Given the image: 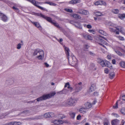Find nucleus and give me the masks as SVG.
Returning <instances> with one entry per match:
<instances>
[{
  "instance_id": "nucleus-56",
  "label": "nucleus",
  "mask_w": 125,
  "mask_h": 125,
  "mask_svg": "<svg viewBox=\"0 0 125 125\" xmlns=\"http://www.w3.org/2000/svg\"><path fill=\"white\" fill-rule=\"evenodd\" d=\"M89 46L88 45H84V48L85 49H88Z\"/></svg>"
},
{
  "instance_id": "nucleus-28",
  "label": "nucleus",
  "mask_w": 125,
  "mask_h": 125,
  "mask_svg": "<svg viewBox=\"0 0 125 125\" xmlns=\"http://www.w3.org/2000/svg\"><path fill=\"white\" fill-rule=\"evenodd\" d=\"M120 65L122 67L125 68V62H122L120 63Z\"/></svg>"
},
{
  "instance_id": "nucleus-58",
  "label": "nucleus",
  "mask_w": 125,
  "mask_h": 125,
  "mask_svg": "<svg viewBox=\"0 0 125 125\" xmlns=\"http://www.w3.org/2000/svg\"><path fill=\"white\" fill-rule=\"evenodd\" d=\"M75 26L76 27L80 29H82V27L81 26H80L79 25H78V26H77L76 25H75Z\"/></svg>"
},
{
  "instance_id": "nucleus-51",
  "label": "nucleus",
  "mask_w": 125,
  "mask_h": 125,
  "mask_svg": "<svg viewBox=\"0 0 125 125\" xmlns=\"http://www.w3.org/2000/svg\"><path fill=\"white\" fill-rule=\"evenodd\" d=\"M119 38L121 40L123 41L124 40V38L120 36L119 37Z\"/></svg>"
},
{
  "instance_id": "nucleus-18",
  "label": "nucleus",
  "mask_w": 125,
  "mask_h": 125,
  "mask_svg": "<svg viewBox=\"0 0 125 125\" xmlns=\"http://www.w3.org/2000/svg\"><path fill=\"white\" fill-rule=\"evenodd\" d=\"M80 2V0H72L70 1L69 3L70 4H74L79 3Z\"/></svg>"
},
{
  "instance_id": "nucleus-62",
  "label": "nucleus",
  "mask_w": 125,
  "mask_h": 125,
  "mask_svg": "<svg viewBox=\"0 0 125 125\" xmlns=\"http://www.w3.org/2000/svg\"><path fill=\"white\" fill-rule=\"evenodd\" d=\"M68 85H70V84H69V82H67V83H66V84L64 86V87H66Z\"/></svg>"
},
{
  "instance_id": "nucleus-13",
  "label": "nucleus",
  "mask_w": 125,
  "mask_h": 125,
  "mask_svg": "<svg viewBox=\"0 0 125 125\" xmlns=\"http://www.w3.org/2000/svg\"><path fill=\"white\" fill-rule=\"evenodd\" d=\"M119 120L115 119L112 121L111 124L112 125H119Z\"/></svg>"
},
{
  "instance_id": "nucleus-2",
  "label": "nucleus",
  "mask_w": 125,
  "mask_h": 125,
  "mask_svg": "<svg viewBox=\"0 0 125 125\" xmlns=\"http://www.w3.org/2000/svg\"><path fill=\"white\" fill-rule=\"evenodd\" d=\"M76 102L77 100L71 97L68 99L67 101L64 102L63 105L65 106H68V105L73 106L75 105Z\"/></svg>"
},
{
  "instance_id": "nucleus-52",
  "label": "nucleus",
  "mask_w": 125,
  "mask_h": 125,
  "mask_svg": "<svg viewBox=\"0 0 125 125\" xmlns=\"http://www.w3.org/2000/svg\"><path fill=\"white\" fill-rule=\"evenodd\" d=\"M57 94H63V90H62V91H60L59 92H58L57 93Z\"/></svg>"
},
{
  "instance_id": "nucleus-1",
  "label": "nucleus",
  "mask_w": 125,
  "mask_h": 125,
  "mask_svg": "<svg viewBox=\"0 0 125 125\" xmlns=\"http://www.w3.org/2000/svg\"><path fill=\"white\" fill-rule=\"evenodd\" d=\"M56 94L55 92H53L51 93L47 94H44L34 100L26 102L28 103L31 104L34 102L36 100L37 102H39L40 101L45 100L47 99H49L54 96Z\"/></svg>"
},
{
  "instance_id": "nucleus-17",
  "label": "nucleus",
  "mask_w": 125,
  "mask_h": 125,
  "mask_svg": "<svg viewBox=\"0 0 125 125\" xmlns=\"http://www.w3.org/2000/svg\"><path fill=\"white\" fill-rule=\"evenodd\" d=\"M86 110L85 107H82L80 109L79 111L81 113L84 114L86 112Z\"/></svg>"
},
{
  "instance_id": "nucleus-35",
  "label": "nucleus",
  "mask_w": 125,
  "mask_h": 125,
  "mask_svg": "<svg viewBox=\"0 0 125 125\" xmlns=\"http://www.w3.org/2000/svg\"><path fill=\"white\" fill-rule=\"evenodd\" d=\"M43 115H39L36 117L35 119H40L43 118Z\"/></svg>"
},
{
  "instance_id": "nucleus-50",
  "label": "nucleus",
  "mask_w": 125,
  "mask_h": 125,
  "mask_svg": "<svg viewBox=\"0 0 125 125\" xmlns=\"http://www.w3.org/2000/svg\"><path fill=\"white\" fill-rule=\"evenodd\" d=\"M58 120H55L53 122V123L55 124L58 125Z\"/></svg>"
},
{
  "instance_id": "nucleus-19",
  "label": "nucleus",
  "mask_w": 125,
  "mask_h": 125,
  "mask_svg": "<svg viewBox=\"0 0 125 125\" xmlns=\"http://www.w3.org/2000/svg\"><path fill=\"white\" fill-rule=\"evenodd\" d=\"M31 22L36 27H37L38 28L40 27L41 29V30L42 29L41 28V27L39 24V23L37 22H33L31 21Z\"/></svg>"
},
{
  "instance_id": "nucleus-5",
  "label": "nucleus",
  "mask_w": 125,
  "mask_h": 125,
  "mask_svg": "<svg viewBox=\"0 0 125 125\" xmlns=\"http://www.w3.org/2000/svg\"><path fill=\"white\" fill-rule=\"evenodd\" d=\"M100 64L103 67L104 66H106L111 69L112 67V66L111 64L109 62L107 61L102 60L100 63Z\"/></svg>"
},
{
  "instance_id": "nucleus-44",
  "label": "nucleus",
  "mask_w": 125,
  "mask_h": 125,
  "mask_svg": "<svg viewBox=\"0 0 125 125\" xmlns=\"http://www.w3.org/2000/svg\"><path fill=\"white\" fill-rule=\"evenodd\" d=\"M109 29L110 31L111 32H115V31H116V30H115L112 28H109Z\"/></svg>"
},
{
  "instance_id": "nucleus-57",
  "label": "nucleus",
  "mask_w": 125,
  "mask_h": 125,
  "mask_svg": "<svg viewBox=\"0 0 125 125\" xmlns=\"http://www.w3.org/2000/svg\"><path fill=\"white\" fill-rule=\"evenodd\" d=\"M63 33L67 37L68 36L67 35V34L65 31H63Z\"/></svg>"
},
{
  "instance_id": "nucleus-11",
  "label": "nucleus",
  "mask_w": 125,
  "mask_h": 125,
  "mask_svg": "<svg viewBox=\"0 0 125 125\" xmlns=\"http://www.w3.org/2000/svg\"><path fill=\"white\" fill-rule=\"evenodd\" d=\"M64 48L65 49V53L66 54L67 56V59L68 60V62H69V52H70V50L68 48L65 47L64 46Z\"/></svg>"
},
{
  "instance_id": "nucleus-34",
  "label": "nucleus",
  "mask_w": 125,
  "mask_h": 125,
  "mask_svg": "<svg viewBox=\"0 0 125 125\" xmlns=\"http://www.w3.org/2000/svg\"><path fill=\"white\" fill-rule=\"evenodd\" d=\"M121 112L122 114L125 115V108H123L122 109Z\"/></svg>"
},
{
  "instance_id": "nucleus-4",
  "label": "nucleus",
  "mask_w": 125,
  "mask_h": 125,
  "mask_svg": "<svg viewBox=\"0 0 125 125\" xmlns=\"http://www.w3.org/2000/svg\"><path fill=\"white\" fill-rule=\"evenodd\" d=\"M82 83L80 82L78 84H75L73 87V88L75 90V93H78L82 89Z\"/></svg>"
},
{
  "instance_id": "nucleus-9",
  "label": "nucleus",
  "mask_w": 125,
  "mask_h": 125,
  "mask_svg": "<svg viewBox=\"0 0 125 125\" xmlns=\"http://www.w3.org/2000/svg\"><path fill=\"white\" fill-rule=\"evenodd\" d=\"M44 54L43 51V50H41L39 55L37 57V58H38L39 60H42L43 58Z\"/></svg>"
},
{
  "instance_id": "nucleus-16",
  "label": "nucleus",
  "mask_w": 125,
  "mask_h": 125,
  "mask_svg": "<svg viewBox=\"0 0 125 125\" xmlns=\"http://www.w3.org/2000/svg\"><path fill=\"white\" fill-rule=\"evenodd\" d=\"M41 51V50H40L39 49H36L34 50L33 54V55L35 56L37 55H39L40 54V53Z\"/></svg>"
},
{
  "instance_id": "nucleus-43",
  "label": "nucleus",
  "mask_w": 125,
  "mask_h": 125,
  "mask_svg": "<svg viewBox=\"0 0 125 125\" xmlns=\"http://www.w3.org/2000/svg\"><path fill=\"white\" fill-rule=\"evenodd\" d=\"M101 1V5H103L104 6H106V3L103 1Z\"/></svg>"
},
{
  "instance_id": "nucleus-60",
  "label": "nucleus",
  "mask_w": 125,
  "mask_h": 125,
  "mask_svg": "<svg viewBox=\"0 0 125 125\" xmlns=\"http://www.w3.org/2000/svg\"><path fill=\"white\" fill-rule=\"evenodd\" d=\"M96 102H97L96 101V100H94L92 103L91 104H92V105L95 104Z\"/></svg>"
},
{
  "instance_id": "nucleus-31",
  "label": "nucleus",
  "mask_w": 125,
  "mask_h": 125,
  "mask_svg": "<svg viewBox=\"0 0 125 125\" xmlns=\"http://www.w3.org/2000/svg\"><path fill=\"white\" fill-rule=\"evenodd\" d=\"M120 100H118L117 101L116 104H115V106H113V108L115 109H117L118 107V102L120 101Z\"/></svg>"
},
{
  "instance_id": "nucleus-41",
  "label": "nucleus",
  "mask_w": 125,
  "mask_h": 125,
  "mask_svg": "<svg viewBox=\"0 0 125 125\" xmlns=\"http://www.w3.org/2000/svg\"><path fill=\"white\" fill-rule=\"evenodd\" d=\"M63 92V94H66L68 91V90L65 89H64L62 90Z\"/></svg>"
},
{
  "instance_id": "nucleus-23",
  "label": "nucleus",
  "mask_w": 125,
  "mask_h": 125,
  "mask_svg": "<svg viewBox=\"0 0 125 125\" xmlns=\"http://www.w3.org/2000/svg\"><path fill=\"white\" fill-rule=\"evenodd\" d=\"M109 77L111 79H112L115 76V74L114 72H111L109 74Z\"/></svg>"
},
{
  "instance_id": "nucleus-32",
  "label": "nucleus",
  "mask_w": 125,
  "mask_h": 125,
  "mask_svg": "<svg viewBox=\"0 0 125 125\" xmlns=\"http://www.w3.org/2000/svg\"><path fill=\"white\" fill-rule=\"evenodd\" d=\"M119 17L121 19H123L125 18V14H123L120 15L119 16Z\"/></svg>"
},
{
  "instance_id": "nucleus-29",
  "label": "nucleus",
  "mask_w": 125,
  "mask_h": 125,
  "mask_svg": "<svg viewBox=\"0 0 125 125\" xmlns=\"http://www.w3.org/2000/svg\"><path fill=\"white\" fill-rule=\"evenodd\" d=\"M58 117L59 119H63L65 117V116L62 114H59V115Z\"/></svg>"
},
{
  "instance_id": "nucleus-46",
  "label": "nucleus",
  "mask_w": 125,
  "mask_h": 125,
  "mask_svg": "<svg viewBox=\"0 0 125 125\" xmlns=\"http://www.w3.org/2000/svg\"><path fill=\"white\" fill-rule=\"evenodd\" d=\"M86 27L88 29H90L92 28V26L90 24H88L87 25Z\"/></svg>"
},
{
  "instance_id": "nucleus-3",
  "label": "nucleus",
  "mask_w": 125,
  "mask_h": 125,
  "mask_svg": "<svg viewBox=\"0 0 125 125\" xmlns=\"http://www.w3.org/2000/svg\"><path fill=\"white\" fill-rule=\"evenodd\" d=\"M28 1L30 2L34 5L39 8V9L47 11L48 10L46 9L41 7L40 6L38 5L40 4H42V3L34 0H27Z\"/></svg>"
},
{
  "instance_id": "nucleus-64",
  "label": "nucleus",
  "mask_w": 125,
  "mask_h": 125,
  "mask_svg": "<svg viewBox=\"0 0 125 125\" xmlns=\"http://www.w3.org/2000/svg\"><path fill=\"white\" fill-rule=\"evenodd\" d=\"M122 99L125 101V95H124L122 96Z\"/></svg>"
},
{
  "instance_id": "nucleus-33",
  "label": "nucleus",
  "mask_w": 125,
  "mask_h": 125,
  "mask_svg": "<svg viewBox=\"0 0 125 125\" xmlns=\"http://www.w3.org/2000/svg\"><path fill=\"white\" fill-rule=\"evenodd\" d=\"M99 32L100 33L103 35H105L106 34L105 32L102 30H99Z\"/></svg>"
},
{
  "instance_id": "nucleus-45",
  "label": "nucleus",
  "mask_w": 125,
  "mask_h": 125,
  "mask_svg": "<svg viewBox=\"0 0 125 125\" xmlns=\"http://www.w3.org/2000/svg\"><path fill=\"white\" fill-rule=\"evenodd\" d=\"M21 44L19 43L17 45V48L18 49H20L21 48Z\"/></svg>"
},
{
  "instance_id": "nucleus-27",
  "label": "nucleus",
  "mask_w": 125,
  "mask_h": 125,
  "mask_svg": "<svg viewBox=\"0 0 125 125\" xmlns=\"http://www.w3.org/2000/svg\"><path fill=\"white\" fill-rule=\"evenodd\" d=\"M115 51V52L119 56H124V54H122L120 52L116 50Z\"/></svg>"
},
{
  "instance_id": "nucleus-24",
  "label": "nucleus",
  "mask_w": 125,
  "mask_h": 125,
  "mask_svg": "<svg viewBox=\"0 0 125 125\" xmlns=\"http://www.w3.org/2000/svg\"><path fill=\"white\" fill-rule=\"evenodd\" d=\"M96 16H102L103 14L99 12H96L94 13Z\"/></svg>"
},
{
  "instance_id": "nucleus-36",
  "label": "nucleus",
  "mask_w": 125,
  "mask_h": 125,
  "mask_svg": "<svg viewBox=\"0 0 125 125\" xmlns=\"http://www.w3.org/2000/svg\"><path fill=\"white\" fill-rule=\"evenodd\" d=\"M21 123L19 122H14V125H21Z\"/></svg>"
},
{
  "instance_id": "nucleus-49",
  "label": "nucleus",
  "mask_w": 125,
  "mask_h": 125,
  "mask_svg": "<svg viewBox=\"0 0 125 125\" xmlns=\"http://www.w3.org/2000/svg\"><path fill=\"white\" fill-rule=\"evenodd\" d=\"M86 39H88L89 40H91L92 39V37L90 35H88Z\"/></svg>"
},
{
  "instance_id": "nucleus-53",
  "label": "nucleus",
  "mask_w": 125,
  "mask_h": 125,
  "mask_svg": "<svg viewBox=\"0 0 125 125\" xmlns=\"http://www.w3.org/2000/svg\"><path fill=\"white\" fill-rule=\"evenodd\" d=\"M8 125H14V122H11L8 123Z\"/></svg>"
},
{
  "instance_id": "nucleus-8",
  "label": "nucleus",
  "mask_w": 125,
  "mask_h": 125,
  "mask_svg": "<svg viewBox=\"0 0 125 125\" xmlns=\"http://www.w3.org/2000/svg\"><path fill=\"white\" fill-rule=\"evenodd\" d=\"M43 117L47 118H52L54 116V113H48L45 114L43 115Z\"/></svg>"
},
{
  "instance_id": "nucleus-59",
  "label": "nucleus",
  "mask_w": 125,
  "mask_h": 125,
  "mask_svg": "<svg viewBox=\"0 0 125 125\" xmlns=\"http://www.w3.org/2000/svg\"><path fill=\"white\" fill-rule=\"evenodd\" d=\"M87 35H85V34H83V36L86 39H87Z\"/></svg>"
},
{
  "instance_id": "nucleus-15",
  "label": "nucleus",
  "mask_w": 125,
  "mask_h": 125,
  "mask_svg": "<svg viewBox=\"0 0 125 125\" xmlns=\"http://www.w3.org/2000/svg\"><path fill=\"white\" fill-rule=\"evenodd\" d=\"M96 89L95 84H92L90 88V92H93Z\"/></svg>"
},
{
  "instance_id": "nucleus-38",
  "label": "nucleus",
  "mask_w": 125,
  "mask_h": 125,
  "mask_svg": "<svg viewBox=\"0 0 125 125\" xmlns=\"http://www.w3.org/2000/svg\"><path fill=\"white\" fill-rule=\"evenodd\" d=\"M99 41L100 42H101L103 43L104 44H106L107 43L106 42H105L102 39H101L100 38H99Z\"/></svg>"
},
{
  "instance_id": "nucleus-54",
  "label": "nucleus",
  "mask_w": 125,
  "mask_h": 125,
  "mask_svg": "<svg viewBox=\"0 0 125 125\" xmlns=\"http://www.w3.org/2000/svg\"><path fill=\"white\" fill-rule=\"evenodd\" d=\"M94 95H99L98 92H95L94 93Z\"/></svg>"
},
{
  "instance_id": "nucleus-30",
  "label": "nucleus",
  "mask_w": 125,
  "mask_h": 125,
  "mask_svg": "<svg viewBox=\"0 0 125 125\" xmlns=\"http://www.w3.org/2000/svg\"><path fill=\"white\" fill-rule=\"evenodd\" d=\"M45 3L51 5H53L54 6H56V4L55 3L50 2H45Z\"/></svg>"
},
{
  "instance_id": "nucleus-22",
  "label": "nucleus",
  "mask_w": 125,
  "mask_h": 125,
  "mask_svg": "<svg viewBox=\"0 0 125 125\" xmlns=\"http://www.w3.org/2000/svg\"><path fill=\"white\" fill-rule=\"evenodd\" d=\"M73 17L74 18L77 19H80L81 18V16L77 14H74L73 15Z\"/></svg>"
},
{
  "instance_id": "nucleus-37",
  "label": "nucleus",
  "mask_w": 125,
  "mask_h": 125,
  "mask_svg": "<svg viewBox=\"0 0 125 125\" xmlns=\"http://www.w3.org/2000/svg\"><path fill=\"white\" fill-rule=\"evenodd\" d=\"M65 10L70 13H72L73 12V10L71 9H65Z\"/></svg>"
},
{
  "instance_id": "nucleus-10",
  "label": "nucleus",
  "mask_w": 125,
  "mask_h": 125,
  "mask_svg": "<svg viewBox=\"0 0 125 125\" xmlns=\"http://www.w3.org/2000/svg\"><path fill=\"white\" fill-rule=\"evenodd\" d=\"M77 13L81 14L84 15H87L89 13V12L87 10L82 9L79 10Z\"/></svg>"
},
{
  "instance_id": "nucleus-26",
  "label": "nucleus",
  "mask_w": 125,
  "mask_h": 125,
  "mask_svg": "<svg viewBox=\"0 0 125 125\" xmlns=\"http://www.w3.org/2000/svg\"><path fill=\"white\" fill-rule=\"evenodd\" d=\"M112 12L115 14H118L119 12V10L117 9H113L112 10Z\"/></svg>"
},
{
  "instance_id": "nucleus-55",
  "label": "nucleus",
  "mask_w": 125,
  "mask_h": 125,
  "mask_svg": "<svg viewBox=\"0 0 125 125\" xmlns=\"http://www.w3.org/2000/svg\"><path fill=\"white\" fill-rule=\"evenodd\" d=\"M81 117V115H78L77 116V119L78 120H80V119Z\"/></svg>"
},
{
  "instance_id": "nucleus-20",
  "label": "nucleus",
  "mask_w": 125,
  "mask_h": 125,
  "mask_svg": "<svg viewBox=\"0 0 125 125\" xmlns=\"http://www.w3.org/2000/svg\"><path fill=\"white\" fill-rule=\"evenodd\" d=\"M51 21H48L49 22H50L52 24L54 25L56 27L58 28H60V27L59 26V24L58 23H56V22H53L52 21V19L51 18Z\"/></svg>"
},
{
  "instance_id": "nucleus-63",
  "label": "nucleus",
  "mask_w": 125,
  "mask_h": 125,
  "mask_svg": "<svg viewBox=\"0 0 125 125\" xmlns=\"http://www.w3.org/2000/svg\"><path fill=\"white\" fill-rule=\"evenodd\" d=\"M112 115H114L115 117H117L119 116L117 114H115L113 113L112 114Z\"/></svg>"
},
{
  "instance_id": "nucleus-40",
  "label": "nucleus",
  "mask_w": 125,
  "mask_h": 125,
  "mask_svg": "<svg viewBox=\"0 0 125 125\" xmlns=\"http://www.w3.org/2000/svg\"><path fill=\"white\" fill-rule=\"evenodd\" d=\"M58 125L60 124H62L64 123L62 121V120H58Z\"/></svg>"
},
{
  "instance_id": "nucleus-25",
  "label": "nucleus",
  "mask_w": 125,
  "mask_h": 125,
  "mask_svg": "<svg viewBox=\"0 0 125 125\" xmlns=\"http://www.w3.org/2000/svg\"><path fill=\"white\" fill-rule=\"evenodd\" d=\"M75 113L71 112L69 113V115H70L71 117L73 119L75 117Z\"/></svg>"
},
{
  "instance_id": "nucleus-47",
  "label": "nucleus",
  "mask_w": 125,
  "mask_h": 125,
  "mask_svg": "<svg viewBox=\"0 0 125 125\" xmlns=\"http://www.w3.org/2000/svg\"><path fill=\"white\" fill-rule=\"evenodd\" d=\"M109 124V122L108 121L104 122V125H108Z\"/></svg>"
},
{
  "instance_id": "nucleus-42",
  "label": "nucleus",
  "mask_w": 125,
  "mask_h": 125,
  "mask_svg": "<svg viewBox=\"0 0 125 125\" xmlns=\"http://www.w3.org/2000/svg\"><path fill=\"white\" fill-rule=\"evenodd\" d=\"M88 31L90 32H92L93 34H94L95 33V32L94 30H93L89 29Z\"/></svg>"
},
{
  "instance_id": "nucleus-21",
  "label": "nucleus",
  "mask_w": 125,
  "mask_h": 125,
  "mask_svg": "<svg viewBox=\"0 0 125 125\" xmlns=\"http://www.w3.org/2000/svg\"><path fill=\"white\" fill-rule=\"evenodd\" d=\"M72 57V64H75L76 63L75 62L76 61V59L75 57L74 56H71Z\"/></svg>"
},
{
  "instance_id": "nucleus-6",
  "label": "nucleus",
  "mask_w": 125,
  "mask_h": 125,
  "mask_svg": "<svg viewBox=\"0 0 125 125\" xmlns=\"http://www.w3.org/2000/svg\"><path fill=\"white\" fill-rule=\"evenodd\" d=\"M35 15L38 16H40L41 17L46 20L47 21H51V18L49 17L46 16L45 15L42 14L41 13H36Z\"/></svg>"
},
{
  "instance_id": "nucleus-12",
  "label": "nucleus",
  "mask_w": 125,
  "mask_h": 125,
  "mask_svg": "<svg viewBox=\"0 0 125 125\" xmlns=\"http://www.w3.org/2000/svg\"><path fill=\"white\" fill-rule=\"evenodd\" d=\"M115 28L117 30H118L124 35L125 34V31L123 29L122 27L119 26L116 27Z\"/></svg>"
},
{
  "instance_id": "nucleus-14",
  "label": "nucleus",
  "mask_w": 125,
  "mask_h": 125,
  "mask_svg": "<svg viewBox=\"0 0 125 125\" xmlns=\"http://www.w3.org/2000/svg\"><path fill=\"white\" fill-rule=\"evenodd\" d=\"M85 107L86 109H89L91 108L92 107V104L89 102H86L84 104Z\"/></svg>"
},
{
  "instance_id": "nucleus-39",
  "label": "nucleus",
  "mask_w": 125,
  "mask_h": 125,
  "mask_svg": "<svg viewBox=\"0 0 125 125\" xmlns=\"http://www.w3.org/2000/svg\"><path fill=\"white\" fill-rule=\"evenodd\" d=\"M101 1H99L96 2L94 4L95 5H101Z\"/></svg>"
},
{
  "instance_id": "nucleus-61",
  "label": "nucleus",
  "mask_w": 125,
  "mask_h": 125,
  "mask_svg": "<svg viewBox=\"0 0 125 125\" xmlns=\"http://www.w3.org/2000/svg\"><path fill=\"white\" fill-rule=\"evenodd\" d=\"M12 8L13 9L17 11H18L19 10V9L18 8H16V7H15V6H13L12 7Z\"/></svg>"
},
{
  "instance_id": "nucleus-7",
  "label": "nucleus",
  "mask_w": 125,
  "mask_h": 125,
  "mask_svg": "<svg viewBox=\"0 0 125 125\" xmlns=\"http://www.w3.org/2000/svg\"><path fill=\"white\" fill-rule=\"evenodd\" d=\"M0 17L1 20L4 22H6L8 20V17L4 14L2 13H0Z\"/></svg>"
},
{
  "instance_id": "nucleus-48",
  "label": "nucleus",
  "mask_w": 125,
  "mask_h": 125,
  "mask_svg": "<svg viewBox=\"0 0 125 125\" xmlns=\"http://www.w3.org/2000/svg\"><path fill=\"white\" fill-rule=\"evenodd\" d=\"M109 70L107 68H105L104 70V72L105 73H108L109 72Z\"/></svg>"
}]
</instances>
